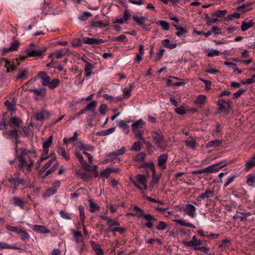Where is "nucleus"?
I'll return each instance as SVG.
<instances>
[{"label":"nucleus","mask_w":255,"mask_h":255,"mask_svg":"<svg viewBox=\"0 0 255 255\" xmlns=\"http://www.w3.org/2000/svg\"><path fill=\"white\" fill-rule=\"evenodd\" d=\"M20 153L17 156L18 161L17 168L26 173H29L32 171L34 166V161L28 155L29 153H35V151L26 150L24 148H20Z\"/></svg>","instance_id":"f257e3e1"},{"label":"nucleus","mask_w":255,"mask_h":255,"mask_svg":"<svg viewBox=\"0 0 255 255\" xmlns=\"http://www.w3.org/2000/svg\"><path fill=\"white\" fill-rule=\"evenodd\" d=\"M151 135L157 147L165 150V147L162 145L164 143L165 138L161 130L157 129L151 130Z\"/></svg>","instance_id":"f03ea898"},{"label":"nucleus","mask_w":255,"mask_h":255,"mask_svg":"<svg viewBox=\"0 0 255 255\" xmlns=\"http://www.w3.org/2000/svg\"><path fill=\"white\" fill-rule=\"evenodd\" d=\"M231 101L229 99L226 101L224 99H219L217 102L218 111L219 113H225L229 114L231 110Z\"/></svg>","instance_id":"7ed1b4c3"},{"label":"nucleus","mask_w":255,"mask_h":255,"mask_svg":"<svg viewBox=\"0 0 255 255\" xmlns=\"http://www.w3.org/2000/svg\"><path fill=\"white\" fill-rule=\"evenodd\" d=\"M28 91L29 92L33 93L34 94V99L36 101L39 100L40 99H44L46 94V89L45 88H41L39 89H28Z\"/></svg>","instance_id":"20e7f679"},{"label":"nucleus","mask_w":255,"mask_h":255,"mask_svg":"<svg viewBox=\"0 0 255 255\" xmlns=\"http://www.w3.org/2000/svg\"><path fill=\"white\" fill-rule=\"evenodd\" d=\"M203 242H205L206 241L198 239L197 237L194 235L192 237L191 240L188 242H184L183 244L185 246L190 248L193 247L195 249L203 245Z\"/></svg>","instance_id":"39448f33"},{"label":"nucleus","mask_w":255,"mask_h":255,"mask_svg":"<svg viewBox=\"0 0 255 255\" xmlns=\"http://www.w3.org/2000/svg\"><path fill=\"white\" fill-rule=\"evenodd\" d=\"M46 51V48H43V49L32 50L31 49H27L25 51L26 54L29 57H38L42 58L44 56V53Z\"/></svg>","instance_id":"423d86ee"},{"label":"nucleus","mask_w":255,"mask_h":255,"mask_svg":"<svg viewBox=\"0 0 255 255\" xmlns=\"http://www.w3.org/2000/svg\"><path fill=\"white\" fill-rule=\"evenodd\" d=\"M214 195V191L208 188L204 193L200 194L196 198L198 202L201 203L202 200L205 199H209L213 197Z\"/></svg>","instance_id":"0eeeda50"},{"label":"nucleus","mask_w":255,"mask_h":255,"mask_svg":"<svg viewBox=\"0 0 255 255\" xmlns=\"http://www.w3.org/2000/svg\"><path fill=\"white\" fill-rule=\"evenodd\" d=\"M143 219L146 221L144 224L145 227L151 229L153 226V223L157 221V218L150 214H146L143 217Z\"/></svg>","instance_id":"6e6552de"},{"label":"nucleus","mask_w":255,"mask_h":255,"mask_svg":"<svg viewBox=\"0 0 255 255\" xmlns=\"http://www.w3.org/2000/svg\"><path fill=\"white\" fill-rule=\"evenodd\" d=\"M8 181L9 183L13 185V189L14 190H16L18 186H19L20 185L22 186L25 185V182L22 178H14L13 177H11L8 178Z\"/></svg>","instance_id":"1a4fd4ad"},{"label":"nucleus","mask_w":255,"mask_h":255,"mask_svg":"<svg viewBox=\"0 0 255 255\" xmlns=\"http://www.w3.org/2000/svg\"><path fill=\"white\" fill-rule=\"evenodd\" d=\"M50 113L45 110H41L34 113L35 119L37 121H43L48 119Z\"/></svg>","instance_id":"9d476101"},{"label":"nucleus","mask_w":255,"mask_h":255,"mask_svg":"<svg viewBox=\"0 0 255 255\" xmlns=\"http://www.w3.org/2000/svg\"><path fill=\"white\" fill-rule=\"evenodd\" d=\"M168 155L166 153L162 154L159 155L157 158V165L162 170L166 168V163L167 161Z\"/></svg>","instance_id":"9b49d317"},{"label":"nucleus","mask_w":255,"mask_h":255,"mask_svg":"<svg viewBox=\"0 0 255 255\" xmlns=\"http://www.w3.org/2000/svg\"><path fill=\"white\" fill-rule=\"evenodd\" d=\"M82 42L89 45H99L104 42L102 39L86 37L82 39Z\"/></svg>","instance_id":"f8f14e48"},{"label":"nucleus","mask_w":255,"mask_h":255,"mask_svg":"<svg viewBox=\"0 0 255 255\" xmlns=\"http://www.w3.org/2000/svg\"><path fill=\"white\" fill-rule=\"evenodd\" d=\"M99 217L101 219L107 222L108 228L113 227L114 226H119L120 225L119 221L110 218L107 216L100 215Z\"/></svg>","instance_id":"ddd939ff"},{"label":"nucleus","mask_w":255,"mask_h":255,"mask_svg":"<svg viewBox=\"0 0 255 255\" xmlns=\"http://www.w3.org/2000/svg\"><path fill=\"white\" fill-rule=\"evenodd\" d=\"M196 207L194 205L190 204H187L185 206L184 211L190 217L192 218H194L196 216Z\"/></svg>","instance_id":"4468645a"},{"label":"nucleus","mask_w":255,"mask_h":255,"mask_svg":"<svg viewBox=\"0 0 255 255\" xmlns=\"http://www.w3.org/2000/svg\"><path fill=\"white\" fill-rule=\"evenodd\" d=\"M37 76L41 79V83L43 86H47L50 80V78L46 72H40Z\"/></svg>","instance_id":"2eb2a0df"},{"label":"nucleus","mask_w":255,"mask_h":255,"mask_svg":"<svg viewBox=\"0 0 255 255\" xmlns=\"http://www.w3.org/2000/svg\"><path fill=\"white\" fill-rule=\"evenodd\" d=\"M32 229L34 232L41 234H47L50 232V230L43 225H34L32 226Z\"/></svg>","instance_id":"dca6fc26"},{"label":"nucleus","mask_w":255,"mask_h":255,"mask_svg":"<svg viewBox=\"0 0 255 255\" xmlns=\"http://www.w3.org/2000/svg\"><path fill=\"white\" fill-rule=\"evenodd\" d=\"M4 134L7 136V138L9 139L14 138L15 140H17L19 138V134L18 133V129L14 128L6 131Z\"/></svg>","instance_id":"f3484780"},{"label":"nucleus","mask_w":255,"mask_h":255,"mask_svg":"<svg viewBox=\"0 0 255 255\" xmlns=\"http://www.w3.org/2000/svg\"><path fill=\"white\" fill-rule=\"evenodd\" d=\"M223 162H221L220 163H222ZM219 165V163L218 164H215L213 165H212L211 166H209L205 168H204V171H205V172H217L220 169H221L222 167L224 166L227 165V164H225L223 165L220 166L218 167V165Z\"/></svg>","instance_id":"a211bd4d"},{"label":"nucleus","mask_w":255,"mask_h":255,"mask_svg":"<svg viewBox=\"0 0 255 255\" xmlns=\"http://www.w3.org/2000/svg\"><path fill=\"white\" fill-rule=\"evenodd\" d=\"M254 167H255V153L246 162L245 165V170L248 171Z\"/></svg>","instance_id":"6ab92c4d"},{"label":"nucleus","mask_w":255,"mask_h":255,"mask_svg":"<svg viewBox=\"0 0 255 255\" xmlns=\"http://www.w3.org/2000/svg\"><path fill=\"white\" fill-rule=\"evenodd\" d=\"M85 63L84 67V72L86 77H90L92 74V70L94 68L93 65L91 64L85 60H83Z\"/></svg>","instance_id":"aec40b11"},{"label":"nucleus","mask_w":255,"mask_h":255,"mask_svg":"<svg viewBox=\"0 0 255 255\" xmlns=\"http://www.w3.org/2000/svg\"><path fill=\"white\" fill-rule=\"evenodd\" d=\"M255 23V19H251L248 21L244 20L241 25V30L245 31L250 27H252Z\"/></svg>","instance_id":"412c9836"},{"label":"nucleus","mask_w":255,"mask_h":255,"mask_svg":"<svg viewBox=\"0 0 255 255\" xmlns=\"http://www.w3.org/2000/svg\"><path fill=\"white\" fill-rule=\"evenodd\" d=\"M207 102V98L206 96L200 95L197 97L196 99L193 101V103L197 106L201 107Z\"/></svg>","instance_id":"4be33fe9"},{"label":"nucleus","mask_w":255,"mask_h":255,"mask_svg":"<svg viewBox=\"0 0 255 255\" xmlns=\"http://www.w3.org/2000/svg\"><path fill=\"white\" fill-rule=\"evenodd\" d=\"M97 106V102L96 101H92L86 106L84 108L85 111H90L92 112L94 118L95 117L96 113L95 112V108Z\"/></svg>","instance_id":"5701e85b"},{"label":"nucleus","mask_w":255,"mask_h":255,"mask_svg":"<svg viewBox=\"0 0 255 255\" xmlns=\"http://www.w3.org/2000/svg\"><path fill=\"white\" fill-rule=\"evenodd\" d=\"M136 178L137 182L143 185V189L144 190H147V186L146 176L144 175L138 174L137 175H136Z\"/></svg>","instance_id":"b1692460"},{"label":"nucleus","mask_w":255,"mask_h":255,"mask_svg":"<svg viewBox=\"0 0 255 255\" xmlns=\"http://www.w3.org/2000/svg\"><path fill=\"white\" fill-rule=\"evenodd\" d=\"M22 123V121L18 118L12 117L9 119V125L11 128L16 127L19 128Z\"/></svg>","instance_id":"393cba45"},{"label":"nucleus","mask_w":255,"mask_h":255,"mask_svg":"<svg viewBox=\"0 0 255 255\" xmlns=\"http://www.w3.org/2000/svg\"><path fill=\"white\" fill-rule=\"evenodd\" d=\"M252 3H249L245 4H243L241 6H238L236 8V10L241 12L242 13H245L248 12L252 9Z\"/></svg>","instance_id":"a878e982"},{"label":"nucleus","mask_w":255,"mask_h":255,"mask_svg":"<svg viewBox=\"0 0 255 255\" xmlns=\"http://www.w3.org/2000/svg\"><path fill=\"white\" fill-rule=\"evenodd\" d=\"M133 20L139 26H142L143 28H145V25L144 23V21L147 20L146 17L141 16L138 17L136 15H133L132 16Z\"/></svg>","instance_id":"bb28decb"},{"label":"nucleus","mask_w":255,"mask_h":255,"mask_svg":"<svg viewBox=\"0 0 255 255\" xmlns=\"http://www.w3.org/2000/svg\"><path fill=\"white\" fill-rule=\"evenodd\" d=\"M53 141V136L51 135L49 137L48 139L45 141L43 143V151L45 155H47L49 151V147L51 145Z\"/></svg>","instance_id":"cd10ccee"},{"label":"nucleus","mask_w":255,"mask_h":255,"mask_svg":"<svg viewBox=\"0 0 255 255\" xmlns=\"http://www.w3.org/2000/svg\"><path fill=\"white\" fill-rule=\"evenodd\" d=\"M71 232L73 234L74 239L77 243H83V235L80 231H76L75 230H72Z\"/></svg>","instance_id":"c85d7f7f"},{"label":"nucleus","mask_w":255,"mask_h":255,"mask_svg":"<svg viewBox=\"0 0 255 255\" xmlns=\"http://www.w3.org/2000/svg\"><path fill=\"white\" fill-rule=\"evenodd\" d=\"M184 143L186 146L192 149H195L196 147V141L192 136H190L188 137V139L184 141Z\"/></svg>","instance_id":"c756f323"},{"label":"nucleus","mask_w":255,"mask_h":255,"mask_svg":"<svg viewBox=\"0 0 255 255\" xmlns=\"http://www.w3.org/2000/svg\"><path fill=\"white\" fill-rule=\"evenodd\" d=\"M88 202L89 205V211L91 213H94L97 211H99L100 210V206L96 204L93 200L89 197V198L88 199Z\"/></svg>","instance_id":"7c9ffc66"},{"label":"nucleus","mask_w":255,"mask_h":255,"mask_svg":"<svg viewBox=\"0 0 255 255\" xmlns=\"http://www.w3.org/2000/svg\"><path fill=\"white\" fill-rule=\"evenodd\" d=\"M90 244L97 255H104V252L99 244L95 243L94 241H91Z\"/></svg>","instance_id":"2f4dec72"},{"label":"nucleus","mask_w":255,"mask_h":255,"mask_svg":"<svg viewBox=\"0 0 255 255\" xmlns=\"http://www.w3.org/2000/svg\"><path fill=\"white\" fill-rule=\"evenodd\" d=\"M144 125L145 123L142 121V120H138L132 124V131L138 130L139 129L142 128Z\"/></svg>","instance_id":"473e14b6"},{"label":"nucleus","mask_w":255,"mask_h":255,"mask_svg":"<svg viewBox=\"0 0 255 255\" xmlns=\"http://www.w3.org/2000/svg\"><path fill=\"white\" fill-rule=\"evenodd\" d=\"M138 168H150L152 171V176L154 177L155 175V167L153 162H144L141 165L138 166Z\"/></svg>","instance_id":"72a5a7b5"},{"label":"nucleus","mask_w":255,"mask_h":255,"mask_svg":"<svg viewBox=\"0 0 255 255\" xmlns=\"http://www.w3.org/2000/svg\"><path fill=\"white\" fill-rule=\"evenodd\" d=\"M4 249L18 250L19 248L16 247L15 245H10L6 243L0 242V250Z\"/></svg>","instance_id":"f704fd0d"},{"label":"nucleus","mask_w":255,"mask_h":255,"mask_svg":"<svg viewBox=\"0 0 255 255\" xmlns=\"http://www.w3.org/2000/svg\"><path fill=\"white\" fill-rule=\"evenodd\" d=\"M60 80L58 78H55L53 79L52 81L50 80L47 86L50 89L53 90L57 88L60 85Z\"/></svg>","instance_id":"c9c22d12"},{"label":"nucleus","mask_w":255,"mask_h":255,"mask_svg":"<svg viewBox=\"0 0 255 255\" xmlns=\"http://www.w3.org/2000/svg\"><path fill=\"white\" fill-rule=\"evenodd\" d=\"M222 142V140H220L219 139L211 140V141H209L207 143V144L206 145V147L207 148L219 147V146H221Z\"/></svg>","instance_id":"e433bc0d"},{"label":"nucleus","mask_w":255,"mask_h":255,"mask_svg":"<svg viewBox=\"0 0 255 255\" xmlns=\"http://www.w3.org/2000/svg\"><path fill=\"white\" fill-rule=\"evenodd\" d=\"M13 204L15 206H19L21 209H24V202L20 198L17 197H14L12 198Z\"/></svg>","instance_id":"4c0bfd02"},{"label":"nucleus","mask_w":255,"mask_h":255,"mask_svg":"<svg viewBox=\"0 0 255 255\" xmlns=\"http://www.w3.org/2000/svg\"><path fill=\"white\" fill-rule=\"evenodd\" d=\"M144 54V46L143 45H139V52L138 53L136 54V57L135 58V60L137 62L139 63L141 60L142 57L141 56L143 55Z\"/></svg>","instance_id":"58836bf2"},{"label":"nucleus","mask_w":255,"mask_h":255,"mask_svg":"<svg viewBox=\"0 0 255 255\" xmlns=\"http://www.w3.org/2000/svg\"><path fill=\"white\" fill-rule=\"evenodd\" d=\"M247 183L249 186L255 185V174H250L247 176Z\"/></svg>","instance_id":"ea45409f"},{"label":"nucleus","mask_w":255,"mask_h":255,"mask_svg":"<svg viewBox=\"0 0 255 255\" xmlns=\"http://www.w3.org/2000/svg\"><path fill=\"white\" fill-rule=\"evenodd\" d=\"M126 148L125 147H122L120 149H118L115 151L112 152L111 153H110L109 154V156L112 157V156H115L117 157L119 155H121L124 154L126 152Z\"/></svg>","instance_id":"a19ab883"},{"label":"nucleus","mask_w":255,"mask_h":255,"mask_svg":"<svg viewBox=\"0 0 255 255\" xmlns=\"http://www.w3.org/2000/svg\"><path fill=\"white\" fill-rule=\"evenodd\" d=\"M109 23L108 22H104L102 20H98L94 21L92 22V26L93 27H105L109 25Z\"/></svg>","instance_id":"79ce46f5"},{"label":"nucleus","mask_w":255,"mask_h":255,"mask_svg":"<svg viewBox=\"0 0 255 255\" xmlns=\"http://www.w3.org/2000/svg\"><path fill=\"white\" fill-rule=\"evenodd\" d=\"M115 129V127L111 128L108 129L103 130L100 131H98L97 132V135L100 136H105L108 135L114 131Z\"/></svg>","instance_id":"37998d69"},{"label":"nucleus","mask_w":255,"mask_h":255,"mask_svg":"<svg viewBox=\"0 0 255 255\" xmlns=\"http://www.w3.org/2000/svg\"><path fill=\"white\" fill-rule=\"evenodd\" d=\"M133 211L136 212L135 215L138 218L143 217L145 214H144L143 210L137 205L134 206Z\"/></svg>","instance_id":"c03bdc74"},{"label":"nucleus","mask_w":255,"mask_h":255,"mask_svg":"<svg viewBox=\"0 0 255 255\" xmlns=\"http://www.w3.org/2000/svg\"><path fill=\"white\" fill-rule=\"evenodd\" d=\"M173 25L175 28V29L178 30L176 33V35L178 36H180L183 34L186 33L187 32V31L181 26H177L174 24H173Z\"/></svg>","instance_id":"a18cd8bd"},{"label":"nucleus","mask_w":255,"mask_h":255,"mask_svg":"<svg viewBox=\"0 0 255 255\" xmlns=\"http://www.w3.org/2000/svg\"><path fill=\"white\" fill-rule=\"evenodd\" d=\"M173 221L174 222L176 223L177 224H178L181 226H186V227H190V228H196L195 226L193 224L190 223H185L181 220L176 219V220H173Z\"/></svg>","instance_id":"49530a36"},{"label":"nucleus","mask_w":255,"mask_h":255,"mask_svg":"<svg viewBox=\"0 0 255 255\" xmlns=\"http://www.w3.org/2000/svg\"><path fill=\"white\" fill-rule=\"evenodd\" d=\"M146 154L143 152H139L134 158V161L135 162H142L145 160Z\"/></svg>","instance_id":"de8ad7c7"},{"label":"nucleus","mask_w":255,"mask_h":255,"mask_svg":"<svg viewBox=\"0 0 255 255\" xmlns=\"http://www.w3.org/2000/svg\"><path fill=\"white\" fill-rule=\"evenodd\" d=\"M58 162H55V163L53 164L52 166L46 171L45 174L44 175V177H45L49 175L50 174L54 172L58 168Z\"/></svg>","instance_id":"09e8293b"},{"label":"nucleus","mask_w":255,"mask_h":255,"mask_svg":"<svg viewBox=\"0 0 255 255\" xmlns=\"http://www.w3.org/2000/svg\"><path fill=\"white\" fill-rule=\"evenodd\" d=\"M20 235L21 239L23 241H28L30 238L29 235L24 230L20 229L18 234Z\"/></svg>","instance_id":"8fccbe9b"},{"label":"nucleus","mask_w":255,"mask_h":255,"mask_svg":"<svg viewBox=\"0 0 255 255\" xmlns=\"http://www.w3.org/2000/svg\"><path fill=\"white\" fill-rule=\"evenodd\" d=\"M58 153L63 157L67 161H68L70 159V157L69 154H67L65 149L63 147H61L58 151Z\"/></svg>","instance_id":"3c124183"},{"label":"nucleus","mask_w":255,"mask_h":255,"mask_svg":"<svg viewBox=\"0 0 255 255\" xmlns=\"http://www.w3.org/2000/svg\"><path fill=\"white\" fill-rule=\"evenodd\" d=\"M163 44L164 47L170 49H173L176 47V44L174 43L171 44L168 39H165L163 40Z\"/></svg>","instance_id":"603ef678"},{"label":"nucleus","mask_w":255,"mask_h":255,"mask_svg":"<svg viewBox=\"0 0 255 255\" xmlns=\"http://www.w3.org/2000/svg\"><path fill=\"white\" fill-rule=\"evenodd\" d=\"M227 13L226 10H216L212 14V16H216L217 17H221L224 16Z\"/></svg>","instance_id":"864d4df0"},{"label":"nucleus","mask_w":255,"mask_h":255,"mask_svg":"<svg viewBox=\"0 0 255 255\" xmlns=\"http://www.w3.org/2000/svg\"><path fill=\"white\" fill-rule=\"evenodd\" d=\"M231 244V241L228 239H225L221 241V244L219 245V248L225 249L226 247H228Z\"/></svg>","instance_id":"5fc2aeb1"},{"label":"nucleus","mask_w":255,"mask_h":255,"mask_svg":"<svg viewBox=\"0 0 255 255\" xmlns=\"http://www.w3.org/2000/svg\"><path fill=\"white\" fill-rule=\"evenodd\" d=\"M19 42L16 40H13L10 45L9 49L12 51H16L19 46Z\"/></svg>","instance_id":"6e6d98bb"},{"label":"nucleus","mask_w":255,"mask_h":255,"mask_svg":"<svg viewBox=\"0 0 255 255\" xmlns=\"http://www.w3.org/2000/svg\"><path fill=\"white\" fill-rule=\"evenodd\" d=\"M79 213H80V219L82 223L84 224V220L85 218V214H84V207L83 205H79L78 207Z\"/></svg>","instance_id":"4d7b16f0"},{"label":"nucleus","mask_w":255,"mask_h":255,"mask_svg":"<svg viewBox=\"0 0 255 255\" xmlns=\"http://www.w3.org/2000/svg\"><path fill=\"white\" fill-rule=\"evenodd\" d=\"M133 87V83L129 84V88H126L124 90V95L126 97H129L130 95V92Z\"/></svg>","instance_id":"13d9d810"},{"label":"nucleus","mask_w":255,"mask_h":255,"mask_svg":"<svg viewBox=\"0 0 255 255\" xmlns=\"http://www.w3.org/2000/svg\"><path fill=\"white\" fill-rule=\"evenodd\" d=\"M79 176L84 181H89L92 179L90 174L87 173H81Z\"/></svg>","instance_id":"bf43d9fd"},{"label":"nucleus","mask_w":255,"mask_h":255,"mask_svg":"<svg viewBox=\"0 0 255 255\" xmlns=\"http://www.w3.org/2000/svg\"><path fill=\"white\" fill-rule=\"evenodd\" d=\"M21 129L22 130V132H21V134L23 136L27 137L29 136L30 134V128L25 126H23L21 127Z\"/></svg>","instance_id":"052dcab7"},{"label":"nucleus","mask_w":255,"mask_h":255,"mask_svg":"<svg viewBox=\"0 0 255 255\" xmlns=\"http://www.w3.org/2000/svg\"><path fill=\"white\" fill-rule=\"evenodd\" d=\"M28 70L26 69L25 70H20L18 74L16 76V79H20L23 78L25 76H26L28 74Z\"/></svg>","instance_id":"680f3d73"},{"label":"nucleus","mask_w":255,"mask_h":255,"mask_svg":"<svg viewBox=\"0 0 255 255\" xmlns=\"http://www.w3.org/2000/svg\"><path fill=\"white\" fill-rule=\"evenodd\" d=\"M4 105L7 108L8 110L10 111H15V104L11 103L9 101L6 100L4 102Z\"/></svg>","instance_id":"e2e57ef3"},{"label":"nucleus","mask_w":255,"mask_h":255,"mask_svg":"<svg viewBox=\"0 0 255 255\" xmlns=\"http://www.w3.org/2000/svg\"><path fill=\"white\" fill-rule=\"evenodd\" d=\"M5 228L9 231L16 233L17 234H18V232L21 229L20 228L17 227L11 226L8 225L5 226Z\"/></svg>","instance_id":"0e129e2a"},{"label":"nucleus","mask_w":255,"mask_h":255,"mask_svg":"<svg viewBox=\"0 0 255 255\" xmlns=\"http://www.w3.org/2000/svg\"><path fill=\"white\" fill-rule=\"evenodd\" d=\"M71 43L73 47H77L81 45V40L80 38H75L71 40Z\"/></svg>","instance_id":"69168bd1"},{"label":"nucleus","mask_w":255,"mask_h":255,"mask_svg":"<svg viewBox=\"0 0 255 255\" xmlns=\"http://www.w3.org/2000/svg\"><path fill=\"white\" fill-rule=\"evenodd\" d=\"M80 147L82 149H83L89 151H93L94 149V147L91 145H85L82 142H80Z\"/></svg>","instance_id":"338daca9"},{"label":"nucleus","mask_w":255,"mask_h":255,"mask_svg":"<svg viewBox=\"0 0 255 255\" xmlns=\"http://www.w3.org/2000/svg\"><path fill=\"white\" fill-rule=\"evenodd\" d=\"M66 52L62 49L57 50L54 52L55 57L56 59L61 58L62 56H64Z\"/></svg>","instance_id":"774afa93"}]
</instances>
